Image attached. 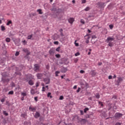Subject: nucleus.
<instances>
[{
    "instance_id": "nucleus-1",
    "label": "nucleus",
    "mask_w": 125,
    "mask_h": 125,
    "mask_svg": "<svg viewBox=\"0 0 125 125\" xmlns=\"http://www.w3.org/2000/svg\"><path fill=\"white\" fill-rule=\"evenodd\" d=\"M118 80L116 81V85H120V83L124 82V77H117Z\"/></svg>"
},
{
    "instance_id": "nucleus-2",
    "label": "nucleus",
    "mask_w": 125,
    "mask_h": 125,
    "mask_svg": "<svg viewBox=\"0 0 125 125\" xmlns=\"http://www.w3.org/2000/svg\"><path fill=\"white\" fill-rule=\"evenodd\" d=\"M104 4H105V3L102 2H99L97 3V6H98V7H100V8H103V7H104Z\"/></svg>"
},
{
    "instance_id": "nucleus-3",
    "label": "nucleus",
    "mask_w": 125,
    "mask_h": 125,
    "mask_svg": "<svg viewBox=\"0 0 125 125\" xmlns=\"http://www.w3.org/2000/svg\"><path fill=\"white\" fill-rule=\"evenodd\" d=\"M123 116V114L120 113H116L115 114V117L116 118V119H120V118H122Z\"/></svg>"
},
{
    "instance_id": "nucleus-4",
    "label": "nucleus",
    "mask_w": 125,
    "mask_h": 125,
    "mask_svg": "<svg viewBox=\"0 0 125 125\" xmlns=\"http://www.w3.org/2000/svg\"><path fill=\"white\" fill-rule=\"evenodd\" d=\"M77 120H78V121H79L82 124H85V123H86V120L85 119H81L79 118V117H77Z\"/></svg>"
},
{
    "instance_id": "nucleus-5",
    "label": "nucleus",
    "mask_w": 125,
    "mask_h": 125,
    "mask_svg": "<svg viewBox=\"0 0 125 125\" xmlns=\"http://www.w3.org/2000/svg\"><path fill=\"white\" fill-rule=\"evenodd\" d=\"M84 38L86 40L85 41V42L86 43H88L89 42V39H90V37H89V35H88V34H87L86 35H85L84 36Z\"/></svg>"
},
{
    "instance_id": "nucleus-6",
    "label": "nucleus",
    "mask_w": 125,
    "mask_h": 125,
    "mask_svg": "<svg viewBox=\"0 0 125 125\" xmlns=\"http://www.w3.org/2000/svg\"><path fill=\"white\" fill-rule=\"evenodd\" d=\"M114 40H115V38L109 37L107 38L105 42H111L114 41Z\"/></svg>"
},
{
    "instance_id": "nucleus-7",
    "label": "nucleus",
    "mask_w": 125,
    "mask_h": 125,
    "mask_svg": "<svg viewBox=\"0 0 125 125\" xmlns=\"http://www.w3.org/2000/svg\"><path fill=\"white\" fill-rule=\"evenodd\" d=\"M49 53L50 54V55H52L53 54H54L55 53V49L54 48H52L49 51Z\"/></svg>"
},
{
    "instance_id": "nucleus-8",
    "label": "nucleus",
    "mask_w": 125,
    "mask_h": 125,
    "mask_svg": "<svg viewBox=\"0 0 125 125\" xmlns=\"http://www.w3.org/2000/svg\"><path fill=\"white\" fill-rule=\"evenodd\" d=\"M43 82H44L45 84H49L50 83V79L49 78H45L43 79Z\"/></svg>"
},
{
    "instance_id": "nucleus-9",
    "label": "nucleus",
    "mask_w": 125,
    "mask_h": 125,
    "mask_svg": "<svg viewBox=\"0 0 125 125\" xmlns=\"http://www.w3.org/2000/svg\"><path fill=\"white\" fill-rule=\"evenodd\" d=\"M40 117H41V113H40V112L38 111L36 112L34 115V117L35 118V119H39Z\"/></svg>"
},
{
    "instance_id": "nucleus-10",
    "label": "nucleus",
    "mask_w": 125,
    "mask_h": 125,
    "mask_svg": "<svg viewBox=\"0 0 125 125\" xmlns=\"http://www.w3.org/2000/svg\"><path fill=\"white\" fill-rule=\"evenodd\" d=\"M40 69V66H39V64H36L34 65V71H39Z\"/></svg>"
},
{
    "instance_id": "nucleus-11",
    "label": "nucleus",
    "mask_w": 125,
    "mask_h": 125,
    "mask_svg": "<svg viewBox=\"0 0 125 125\" xmlns=\"http://www.w3.org/2000/svg\"><path fill=\"white\" fill-rule=\"evenodd\" d=\"M36 76H37L38 79H39V80H41V79H42V77H43V74L38 73L37 74H36Z\"/></svg>"
},
{
    "instance_id": "nucleus-12",
    "label": "nucleus",
    "mask_w": 125,
    "mask_h": 125,
    "mask_svg": "<svg viewBox=\"0 0 125 125\" xmlns=\"http://www.w3.org/2000/svg\"><path fill=\"white\" fill-rule=\"evenodd\" d=\"M22 51L25 53H27L26 54L27 55H30V54H31V53L29 51V50L27 48L23 49Z\"/></svg>"
},
{
    "instance_id": "nucleus-13",
    "label": "nucleus",
    "mask_w": 125,
    "mask_h": 125,
    "mask_svg": "<svg viewBox=\"0 0 125 125\" xmlns=\"http://www.w3.org/2000/svg\"><path fill=\"white\" fill-rule=\"evenodd\" d=\"M68 21L69 23H70V24H73V23L74 22V21H75V19H74V18H70V19H68Z\"/></svg>"
},
{
    "instance_id": "nucleus-14",
    "label": "nucleus",
    "mask_w": 125,
    "mask_h": 125,
    "mask_svg": "<svg viewBox=\"0 0 125 125\" xmlns=\"http://www.w3.org/2000/svg\"><path fill=\"white\" fill-rule=\"evenodd\" d=\"M94 39H96V36L95 35L92 36V40H91V42L93 44L95 43V41H93Z\"/></svg>"
},
{
    "instance_id": "nucleus-15",
    "label": "nucleus",
    "mask_w": 125,
    "mask_h": 125,
    "mask_svg": "<svg viewBox=\"0 0 125 125\" xmlns=\"http://www.w3.org/2000/svg\"><path fill=\"white\" fill-rule=\"evenodd\" d=\"M1 81L3 83H8V82H9V81L10 80H9V79H5L2 78Z\"/></svg>"
},
{
    "instance_id": "nucleus-16",
    "label": "nucleus",
    "mask_w": 125,
    "mask_h": 125,
    "mask_svg": "<svg viewBox=\"0 0 125 125\" xmlns=\"http://www.w3.org/2000/svg\"><path fill=\"white\" fill-rule=\"evenodd\" d=\"M29 110L31 111V112H35L36 111V108L35 107H32V106H30L29 107Z\"/></svg>"
},
{
    "instance_id": "nucleus-17",
    "label": "nucleus",
    "mask_w": 125,
    "mask_h": 125,
    "mask_svg": "<svg viewBox=\"0 0 125 125\" xmlns=\"http://www.w3.org/2000/svg\"><path fill=\"white\" fill-rule=\"evenodd\" d=\"M67 72V68L63 67L62 69V73H66Z\"/></svg>"
},
{
    "instance_id": "nucleus-18",
    "label": "nucleus",
    "mask_w": 125,
    "mask_h": 125,
    "mask_svg": "<svg viewBox=\"0 0 125 125\" xmlns=\"http://www.w3.org/2000/svg\"><path fill=\"white\" fill-rule=\"evenodd\" d=\"M30 93L32 95H34V94H36V92H35V89H34L31 90Z\"/></svg>"
},
{
    "instance_id": "nucleus-19",
    "label": "nucleus",
    "mask_w": 125,
    "mask_h": 125,
    "mask_svg": "<svg viewBox=\"0 0 125 125\" xmlns=\"http://www.w3.org/2000/svg\"><path fill=\"white\" fill-rule=\"evenodd\" d=\"M28 83H29V84H30V85H34V82H33L32 80H30L28 82Z\"/></svg>"
},
{
    "instance_id": "nucleus-20",
    "label": "nucleus",
    "mask_w": 125,
    "mask_h": 125,
    "mask_svg": "<svg viewBox=\"0 0 125 125\" xmlns=\"http://www.w3.org/2000/svg\"><path fill=\"white\" fill-rule=\"evenodd\" d=\"M107 43H108V46H110V47H112L113 46V45H114V44H113V42H107Z\"/></svg>"
},
{
    "instance_id": "nucleus-21",
    "label": "nucleus",
    "mask_w": 125,
    "mask_h": 125,
    "mask_svg": "<svg viewBox=\"0 0 125 125\" xmlns=\"http://www.w3.org/2000/svg\"><path fill=\"white\" fill-rule=\"evenodd\" d=\"M10 41H11V39L9 38H6L5 39V41L6 42H10Z\"/></svg>"
},
{
    "instance_id": "nucleus-22",
    "label": "nucleus",
    "mask_w": 125,
    "mask_h": 125,
    "mask_svg": "<svg viewBox=\"0 0 125 125\" xmlns=\"http://www.w3.org/2000/svg\"><path fill=\"white\" fill-rule=\"evenodd\" d=\"M1 31H2V32H3V31H5V27H4L3 25L1 26Z\"/></svg>"
},
{
    "instance_id": "nucleus-23",
    "label": "nucleus",
    "mask_w": 125,
    "mask_h": 125,
    "mask_svg": "<svg viewBox=\"0 0 125 125\" xmlns=\"http://www.w3.org/2000/svg\"><path fill=\"white\" fill-rule=\"evenodd\" d=\"M37 12H39V14H42V9H39L37 10Z\"/></svg>"
},
{
    "instance_id": "nucleus-24",
    "label": "nucleus",
    "mask_w": 125,
    "mask_h": 125,
    "mask_svg": "<svg viewBox=\"0 0 125 125\" xmlns=\"http://www.w3.org/2000/svg\"><path fill=\"white\" fill-rule=\"evenodd\" d=\"M90 10V7H86L84 9V10L85 11H89V10Z\"/></svg>"
},
{
    "instance_id": "nucleus-25",
    "label": "nucleus",
    "mask_w": 125,
    "mask_h": 125,
    "mask_svg": "<svg viewBox=\"0 0 125 125\" xmlns=\"http://www.w3.org/2000/svg\"><path fill=\"white\" fill-rule=\"evenodd\" d=\"M95 96L98 99L100 98V95H99V93H97L95 95Z\"/></svg>"
},
{
    "instance_id": "nucleus-26",
    "label": "nucleus",
    "mask_w": 125,
    "mask_h": 125,
    "mask_svg": "<svg viewBox=\"0 0 125 125\" xmlns=\"http://www.w3.org/2000/svg\"><path fill=\"white\" fill-rule=\"evenodd\" d=\"M47 97H50V98H52V96H51V93L50 92L48 93Z\"/></svg>"
},
{
    "instance_id": "nucleus-27",
    "label": "nucleus",
    "mask_w": 125,
    "mask_h": 125,
    "mask_svg": "<svg viewBox=\"0 0 125 125\" xmlns=\"http://www.w3.org/2000/svg\"><path fill=\"white\" fill-rule=\"evenodd\" d=\"M55 77H58V74H60V71H57L55 73Z\"/></svg>"
},
{
    "instance_id": "nucleus-28",
    "label": "nucleus",
    "mask_w": 125,
    "mask_h": 125,
    "mask_svg": "<svg viewBox=\"0 0 125 125\" xmlns=\"http://www.w3.org/2000/svg\"><path fill=\"white\" fill-rule=\"evenodd\" d=\"M33 38V34H31L27 37V40H31Z\"/></svg>"
},
{
    "instance_id": "nucleus-29",
    "label": "nucleus",
    "mask_w": 125,
    "mask_h": 125,
    "mask_svg": "<svg viewBox=\"0 0 125 125\" xmlns=\"http://www.w3.org/2000/svg\"><path fill=\"white\" fill-rule=\"evenodd\" d=\"M10 24H12V21H8L7 22L6 25H7V26H9Z\"/></svg>"
},
{
    "instance_id": "nucleus-30",
    "label": "nucleus",
    "mask_w": 125,
    "mask_h": 125,
    "mask_svg": "<svg viewBox=\"0 0 125 125\" xmlns=\"http://www.w3.org/2000/svg\"><path fill=\"white\" fill-rule=\"evenodd\" d=\"M88 110H89V108L86 107L84 109V113H86V112H87V111H88Z\"/></svg>"
},
{
    "instance_id": "nucleus-31",
    "label": "nucleus",
    "mask_w": 125,
    "mask_h": 125,
    "mask_svg": "<svg viewBox=\"0 0 125 125\" xmlns=\"http://www.w3.org/2000/svg\"><path fill=\"white\" fill-rule=\"evenodd\" d=\"M13 93H14V92H13V91H9V92H8V95H12V94H13Z\"/></svg>"
},
{
    "instance_id": "nucleus-32",
    "label": "nucleus",
    "mask_w": 125,
    "mask_h": 125,
    "mask_svg": "<svg viewBox=\"0 0 125 125\" xmlns=\"http://www.w3.org/2000/svg\"><path fill=\"white\" fill-rule=\"evenodd\" d=\"M109 27L110 29H111V30H112V29H113V28H114V25H113V24H110L109 25Z\"/></svg>"
},
{
    "instance_id": "nucleus-33",
    "label": "nucleus",
    "mask_w": 125,
    "mask_h": 125,
    "mask_svg": "<svg viewBox=\"0 0 125 125\" xmlns=\"http://www.w3.org/2000/svg\"><path fill=\"white\" fill-rule=\"evenodd\" d=\"M55 56L57 58H60L61 56H60V54H56Z\"/></svg>"
},
{
    "instance_id": "nucleus-34",
    "label": "nucleus",
    "mask_w": 125,
    "mask_h": 125,
    "mask_svg": "<svg viewBox=\"0 0 125 125\" xmlns=\"http://www.w3.org/2000/svg\"><path fill=\"white\" fill-rule=\"evenodd\" d=\"M60 48H61L60 47H58L56 49V51H58V52H59V51H60Z\"/></svg>"
},
{
    "instance_id": "nucleus-35",
    "label": "nucleus",
    "mask_w": 125,
    "mask_h": 125,
    "mask_svg": "<svg viewBox=\"0 0 125 125\" xmlns=\"http://www.w3.org/2000/svg\"><path fill=\"white\" fill-rule=\"evenodd\" d=\"M3 113L4 115H5V116H8V113H7L6 112V111H4L3 112Z\"/></svg>"
},
{
    "instance_id": "nucleus-36",
    "label": "nucleus",
    "mask_w": 125,
    "mask_h": 125,
    "mask_svg": "<svg viewBox=\"0 0 125 125\" xmlns=\"http://www.w3.org/2000/svg\"><path fill=\"white\" fill-rule=\"evenodd\" d=\"M81 23H82V24H84L85 22H84V20H83V19H81L80 21Z\"/></svg>"
},
{
    "instance_id": "nucleus-37",
    "label": "nucleus",
    "mask_w": 125,
    "mask_h": 125,
    "mask_svg": "<svg viewBox=\"0 0 125 125\" xmlns=\"http://www.w3.org/2000/svg\"><path fill=\"white\" fill-rule=\"evenodd\" d=\"M75 46H79V43H77V41H75Z\"/></svg>"
},
{
    "instance_id": "nucleus-38",
    "label": "nucleus",
    "mask_w": 125,
    "mask_h": 125,
    "mask_svg": "<svg viewBox=\"0 0 125 125\" xmlns=\"http://www.w3.org/2000/svg\"><path fill=\"white\" fill-rule=\"evenodd\" d=\"M4 19V18H0V24H1L2 23V21H1L3 20Z\"/></svg>"
},
{
    "instance_id": "nucleus-39",
    "label": "nucleus",
    "mask_w": 125,
    "mask_h": 125,
    "mask_svg": "<svg viewBox=\"0 0 125 125\" xmlns=\"http://www.w3.org/2000/svg\"><path fill=\"white\" fill-rule=\"evenodd\" d=\"M63 98H64V97H63V96H61L60 97L59 99H60V100H63Z\"/></svg>"
},
{
    "instance_id": "nucleus-40",
    "label": "nucleus",
    "mask_w": 125,
    "mask_h": 125,
    "mask_svg": "<svg viewBox=\"0 0 125 125\" xmlns=\"http://www.w3.org/2000/svg\"><path fill=\"white\" fill-rule=\"evenodd\" d=\"M21 95H22V96H26V95H27V94H26V93H21Z\"/></svg>"
},
{
    "instance_id": "nucleus-41",
    "label": "nucleus",
    "mask_w": 125,
    "mask_h": 125,
    "mask_svg": "<svg viewBox=\"0 0 125 125\" xmlns=\"http://www.w3.org/2000/svg\"><path fill=\"white\" fill-rule=\"evenodd\" d=\"M54 44H57L58 45L59 43V42H58V41H55L54 42Z\"/></svg>"
},
{
    "instance_id": "nucleus-42",
    "label": "nucleus",
    "mask_w": 125,
    "mask_h": 125,
    "mask_svg": "<svg viewBox=\"0 0 125 125\" xmlns=\"http://www.w3.org/2000/svg\"><path fill=\"white\" fill-rule=\"evenodd\" d=\"M80 91H81V88L79 87L76 91H77V93H79V92H80Z\"/></svg>"
},
{
    "instance_id": "nucleus-43",
    "label": "nucleus",
    "mask_w": 125,
    "mask_h": 125,
    "mask_svg": "<svg viewBox=\"0 0 125 125\" xmlns=\"http://www.w3.org/2000/svg\"><path fill=\"white\" fill-rule=\"evenodd\" d=\"M34 100L36 101V102H38V97H34Z\"/></svg>"
},
{
    "instance_id": "nucleus-44",
    "label": "nucleus",
    "mask_w": 125,
    "mask_h": 125,
    "mask_svg": "<svg viewBox=\"0 0 125 125\" xmlns=\"http://www.w3.org/2000/svg\"><path fill=\"white\" fill-rule=\"evenodd\" d=\"M85 2H86V0H82V3H85Z\"/></svg>"
},
{
    "instance_id": "nucleus-45",
    "label": "nucleus",
    "mask_w": 125,
    "mask_h": 125,
    "mask_svg": "<svg viewBox=\"0 0 125 125\" xmlns=\"http://www.w3.org/2000/svg\"><path fill=\"white\" fill-rule=\"evenodd\" d=\"M79 55H80V53H79V52H77L75 54V56H79Z\"/></svg>"
},
{
    "instance_id": "nucleus-46",
    "label": "nucleus",
    "mask_w": 125,
    "mask_h": 125,
    "mask_svg": "<svg viewBox=\"0 0 125 125\" xmlns=\"http://www.w3.org/2000/svg\"><path fill=\"white\" fill-rule=\"evenodd\" d=\"M90 95V92H86L85 93V95L88 96V95Z\"/></svg>"
},
{
    "instance_id": "nucleus-47",
    "label": "nucleus",
    "mask_w": 125,
    "mask_h": 125,
    "mask_svg": "<svg viewBox=\"0 0 125 125\" xmlns=\"http://www.w3.org/2000/svg\"><path fill=\"white\" fill-rule=\"evenodd\" d=\"M18 55H19V52H16L15 53V56H18Z\"/></svg>"
},
{
    "instance_id": "nucleus-48",
    "label": "nucleus",
    "mask_w": 125,
    "mask_h": 125,
    "mask_svg": "<svg viewBox=\"0 0 125 125\" xmlns=\"http://www.w3.org/2000/svg\"><path fill=\"white\" fill-rule=\"evenodd\" d=\"M45 87L43 86L42 87V91H45Z\"/></svg>"
},
{
    "instance_id": "nucleus-49",
    "label": "nucleus",
    "mask_w": 125,
    "mask_h": 125,
    "mask_svg": "<svg viewBox=\"0 0 125 125\" xmlns=\"http://www.w3.org/2000/svg\"><path fill=\"white\" fill-rule=\"evenodd\" d=\"M46 69H47V70H49V65H47L46 66Z\"/></svg>"
},
{
    "instance_id": "nucleus-50",
    "label": "nucleus",
    "mask_w": 125,
    "mask_h": 125,
    "mask_svg": "<svg viewBox=\"0 0 125 125\" xmlns=\"http://www.w3.org/2000/svg\"><path fill=\"white\" fill-rule=\"evenodd\" d=\"M80 73H81V74H83V73H84V71L81 70H80Z\"/></svg>"
},
{
    "instance_id": "nucleus-51",
    "label": "nucleus",
    "mask_w": 125,
    "mask_h": 125,
    "mask_svg": "<svg viewBox=\"0 0 125 125\" xmlns=\"http://www.w3.org/2000/svg\"><path fill=\"white\" fill-rule=\"evenodd\" d=\"M112 75H110L108 76L109 80H112Z\"/></svg>"
},
{
    "instance_id": "nucleus-52",
    "label": "nucleus",
    "mask_w": 125,
    "mask_h": 125,
    "mask_svg": "<svg viewBox=\"0 0 125 125\" xmlns=\"http://www.w3.org/2000/svg\"><path fill=\"white\" fill-rule=\"evenodd\" d=\"M80 113L81 115H83V110H80Z\"/></svg>"
},
{
    "instance_id": "nucleus-53",
    "label": "nucleus",
    "mask_w": 125,
    "mask_h": 125,
    "mask_svg": "<svg viewBox=\"0 0 125 125\" xmlns=\"http://www.w3.org/2000/svg\"><path fill=\"white\" fill-rule=\"evenodd\" d=\"M98 65L99 66H101V65H102V62H99V63H98Z\"/></svg>"
},
{
    "instance_id": "nucleus-54",
    "label": "nucleus",
    "mask_w": 125,
    "mask_h": 125,
    "mask_svg": "<svg viewBox=\"0 0 125 125\" xmlns=\"http://www.w3.org/2000/svg\"><path fill=\"white\" fill-rule=\"evenodd\" d=\"M22 42L24 43V44H26V43H27V42H26V40H24L23 41H22Z\"/></svg>"
},
{
    "instance_id": "nucleus-55",
    "label": "nucleus",
    "mask_w": 125,
    "mask_h": 125,
    "mask_svg": "<svg viewBox=\"0 0 125 125\" xmlns=\"http://www.w3.org/2000/svg\"><path fill=\"white\" fill-rule=\"evenodd\" d=\"M39 83H36V87H38V86H39Z\"/></svg>"
},
{
    "instance_id": "nucleus-56",
    "label": "nucleus",
    "mask_w": 125,
    "mask_h": 125,
    "mask_svg": "<svg viewBox=\"0 0 125 125\" xmlns=\"http://www.w3.org/2000/svg\"><path fill=\"white\" fill-rule=\"evenodd\" d=\"M115 125H121V124L120 123H116Z\"/></svg>"
},
{
    "instance_id": "nucleus-57",
    "label": "nucleus",
    "mask_w": 125,
    "mask_h": 125,
    "mask_svg": "<svg viewBox=\"0 0 125 125\" xmlns=\"http://www.w3.org/2000/svg\"><path fill=\"white\" fill-rule=\"evenodd\" d=\"M60 33H62V32H63V29H62V28H61V29H60Z\"/></svg>"
},
{
    "instance_id": "nucleus-58",
    "label": "nucleus",
    "mask_w": 125,
    "mask_h": 125,
    "mask_svg": "<svg viewBox=\"0 0 125 125\" xmlns=\"http://www.w3.org/2000/svg\"><path fill=\"white\" fill-rule=\"evenodd\" d=\"M1 102H2V103L4 102V99H2L1 100Z\"/></svg>"
},
{
    "instance_id": "nucleus-59",
    "label": "nucleus",
    "mask_w": 125,
    "mask_h": 125,
    "mask_svg": "<svg viewBox=\"0 0 125 125\" xmlns=\"http://www.w3.org/2000/svg\"><path fill=\"white\" fill-rule=\"evenodd\" d=\"M61 36L63 37L64 35L63 34V32H61Z\"/></svg>"
},
{
    "instance_id": "nucleus-60",
    "label": "nucleus",
    "mask_w": 125,
    "mask_h": 125,
    "mask_svg": "<svg viewBox=\"0 0 125 125\" xmlns=\"http://www.w3.org/2000/svg\"><path fill=\"white\" fill-rule=\"evenodd\" d=\"M74 89H76L77 88V85H74L73 87Z\"/></svg>"
},
{
    "instance_id": "nucleus-61",
    "label": "nucleus",
    "mask_w": 125,
    "mask_h": 125,
    "mask_svg": "<svg viewBox=\"0 0 125 125\" xmlns=\"http://www.w3.org/2000/svg\"><path fill=\"white\" fill-rule=\"evenodd\" d=\"M52 11H55V10H56V8H53L52 9Z\"/></svg>"
},
{
    "instance_id": "nucleus-62",
    "label": "nucleus",
    "mask_w": 125,
    "mask_h": 125,
    "mask_svg": "<svg viewBox=\"0 0 125 125\" xmlns=\"http://www.w3.org/2000/svg\"><path fill=\"white\" fill-rule=\"evenodd\" d=\"M116 78H117V76H116V75H114L113 76V79H116Z\"/></svg>"
},
{
    "instance_id": "nucleus-63",
    "label": "nucleus",
    "mask_w": 125,
    "mask_h": 125,
    "mask_svg": "<svg viewBox=\"0 0 125 125\" xmlns=\"http://www.w3.org/2000/svg\"><path fill=\"white\" fill-rule=\"evenodd\" d=\"M21 100L22 101H23V100H24V97H22L21 98Z\"/></svg>"
},
{
    "instance_id": "nucleus-64",
    "label": "nucleus",
    "mask_w": 125,
    "mask_h": 125,
    "mask_svg": "<svg viewBox=\"0 0 125 125\" xmlns=\"http://www.w3.org/2000/svg\"><path fill=\"white\" fill-rule=\"evenodd\" d=\"M45 87L47 88V90H48V85H46L45 86Z\"/></svg>"
}]
</instances>
